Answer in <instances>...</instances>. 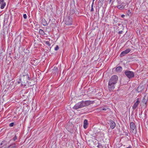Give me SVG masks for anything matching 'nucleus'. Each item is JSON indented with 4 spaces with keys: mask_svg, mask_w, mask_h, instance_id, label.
<instances>
[{
    "mask_svg": "<svg viewBox=\"0 0 148 148\" xmlns=\"http://www.w3.org/2000/svg\"><path fill=\"white\" fill-rule=\"evenodd\" d=\"M128 5L127 3L122 2L121 3H118V5L116 6L117 8L119 9L122 10L125 8V6Z\"/></svg>",
    "mask_w": 148,
    "mask_h": 148,
    "instance_id": "obj_5",
    "label": "nucleus"
},
{
    "mask_svg": "<svg viewBox=\"0 0 148 148\" xmlns=\"http://www.w3.org/2000/svg\"><path fill=\"white\" fill-rule=\"evenodd\" d=\"M17 137L15 136L12 139L14 141H15L17 139Z\"/></svg>",
    "mask_w": 148,
    "mask_h": 148,
    "instance_id": "obj_24",
    "label": "nucleus"
},
{
    "mask_svg": "<svg viewBox=\"0 0 148 148\" xmlns=\"http://www.w3.org/2000/svg\"><path fill=\"white\" fill-rule=\"evenodd\" d=\"M14 124V123H12L9 124V126L10 127H12L13 126Z\"/></svg>",
    "mask_w": 148,
    "mask_h": 148,
    "instance_id": "obj_21",
    "label": "nucleus"
},
{
    "mask_svg": "<svg viewBox=\"0 0 148 148\" xmlns=\"http://www.w3.org/2000/svg\"><path fill=\"white\" fill-rule=\"evenodd\" d=\"M91 102V101L89 100L85 101H82L76 103L74 106V108L77 109L86 106H88L90 104Z\"/></svg>",
    "mask_w": 148,
    "mask_h": 148,
    "instance_id": "obj_2",
    "label": "nucleus"
},
{
    "mask_svg": "<svg viewBox=\"0 0 148 148\" xmlns=\"http://www.w3.org/2000/svg\"><path fill=\"white\" fill-rule=\"evenodd\" d=\"M116 70L117 72H120L122 71V68L121 66H118L116 67Z\"/></svg>",
    "mask_w": 148,
    "mask_h": 148,
    "instance_id": "obj_15",
    "label": "nucleus"
},
{
    "mask_svg": "<svg viewBox=\"0 0 148 148\" xmlns=\"http://www.w3.org/2000/svg\"><path fill=\"white\" fill-rule=\"evenodd\" d=\"M39 33L42 35H45V33L41 29H40L39 30Z\"/></svg>",
    "mask_w": 148,
    "mask_h": 148,
    "instance_id": "obj_16",
    "label": "nucleus"
},
{
    "mask_svg": "<svg viewBox=\"0 0 148 148\" xmlns=\"http://www.w3.org/2000/svg\"><path fill=\"white\" fill-rule=\"evenodd\" d=\"M16 144L14 143L10 144L7 148H16Z\"/></svg>",
    "mask_w": 148,
    "mask_h": 148,
    "instance_id": "obj_14",
    "label": "nucleus"
},
{
    "mask_svg": "<svg viewBox=\"0 0 148 148\" xmlns=\"http://www.w3.org/2000/svg\"><path fill=\"white\" fill-rule=\"evenodd\" d=\"M45 43L47 45H48L49 46H50V44L49 43V42L48 41H46L45 42Z\"/></svg>",
    "mask_w": 148,
    "mask_h": 148,
    "instance_id": "obj_22",
    "label": "nucleus"
},
{
    "mask_svg": "<svg viewBox=\"0 0 148 148\" xmlns=\"http://www.w3.org/2000/svg\"><path fill=\"white\" fill-rule=\"evenodd\" d=\"M94 0H93V2H94Z\"/></svg>",
    "mask_w": 148,
    "mask_h": 148,
    "instance_id": "obj_32",
    "label": "nucleus"
},
{
    "mask_svg": "<svg viewBox=\"0 0 148 148\" xmlns=\"http://www.w3.org/2000/svg\"><path fill=\"white\" fill-rule=\"evenodd\" d=\"M6 3L4 2V0H0V8L3 9L6 5Z\"/></svg>",
    "mask_w": 148,
    "mask_h": 148,
    "instance_id": "obj_10",
    "label": "nucleus"
},
{
    "mask_svg": "<svg viewBox=\"0 0 148 148\" xmlns=\"http://www.w3.org/2000/svg\"><path fill=\"white\" fill-rule=\"evenodd\" d=\"M146 98V96H145L144 97L143 99H142V100L141 101L142 103L143 104H144L145 105L147 103V101H148L147 99V98Z\"/></svg>",
    "mask_w": 148,
    "mask_h": 148,
    "instance_id": "obj_13",
    "label": "nucleus"
},
{
    "mask_svg": "<svg viewBox=\"0 0 148 148\" xmlns=\"http://www.w3.org/2000/svg\"><path fill=\"white\" fill-rule=\"evenodd\" d=\"M23 17L25 19H26L27 18V16L26 14H24L23 15Z\"/></svg>",
    "mask_w": 148,
    "mask_h": 148,
    "instance_id": "obj_25",
    "label": "nucleus"
},
{
    "mask_svg": "<svg viewBox=\"0 0 148 148\" xmlns=\"http://www.w3.org/2000/svg\"><path fill=\"white\" fill-rule=\"evenodd\" d=\"M71 11H73V12H74V10H71Z\"/></svg>",
    "mask_w": 148,
    "mask_h": 148,
    "instance_id": "obj_30",
    "label": "nucleus"
},
{
    "mask_svg": "<svg viewBox=\"0 0 148 148\" xmlns=\"http://www.w3.org/2000/svg\"><path fill=\"white\" fill-rule=\"evenodd\" d=\"M23 78L24 82V83H27L28 81V80L30 79L29 75L28 74H27L25 75H23L21 77V78Z\"/></svg>",
    "mask_w": 148,
    "mask_h": 148,
    "instance_id": "obj_6",
    "label": "nucleus"
},
{
    "mask_svg": "<svg viewBox=\"0 0 148 148\" xmlns=\"http://www.w3.org/2000/svg\"><path fill=\"white\" fill-rule=\"evenodd\" d=\"M109 124L110 125V128L112 129H113L115 127L116 124L112 120H110L109 121Z\"/></svg>",
    "mask_w": 148,
    "mask_h": 148,
    "instance_id": "obj_9",
    "label": "nucleus"
},
{
    "mask_svg": "<svg viewBox=\"0 0 148 148\" xmlns=\"http://www.w3.org/2000/svg\"><path fill=\"white\" fill-rule=\"evenodd\" d=\"M93 5H94V3H93V2H92V5H91V9H90V11L91 12H92V11H94V9H93Z\"/></svg>",
    "mask_w": 148,
    "mask_h": 148,
    "instance_id": "obj_19",
    "label": "nucleus"
},
{
    "mask_svg": "<svg viewBox=\"0 0 148 148\" xmlns=\"http://www.w3.org/2000/svg\"><path fill=\"white\" fill-rule=\"evenodd\" d=\"M130 49H126L125 50L122 51L121 53L120 56L121 57H122L124 56L127 53H129L130 51Z\"/></svg>",
    "mask_w": 148,
    "mask_h": 148,
    "instance_id": "obj_7",
    "label": "nucleus"
},
{
    "mask_svg": "<svg viewBox=\"0 0 148 148\" xmlns=\"http://www.w3.org/2000/svg\"><path fill=\"white\" fill-rule=\"evenodd\" d=\"M42 23L43 24V25L44 26H45L47 24V23L45 19L44 20H42Z\"/></svg>",
    "mask_w": 148,
    "mask_h": 148,
    "instance_id": "obj_18",
    "label": "nucleus"
},
{
    "mask_svg": "<svg viewBox=\"0 0 148 148\" xmlns=\"http://www.w3.org/2000/svg\"><path fill=\"white\" fill-rule=\"evenodd\" d=\"M112 0H110V2L111 1H112Z\"/></svg>",
    "mask_w": 148,
    "mask_h": 148,
    "instance_id": "obj_31",
    "label": "nucleus"
},
{
    "mask_svg": "<svg viewBox=\"0 0 148 148\" xmlns=\"http://www.w3.org/2000/svg\"><path fill=\"white\" fill-rule=\"evenodd\" d=\"M143 89V86H139L137 88V90L138 92H140L142 91Z\"/></svg>",
    "mask_w": 148,
    "mask_h": 148,
    "instance_id": "obj_17",
    "label": "nucleus"
},
{
    "mask_svg": "<svg viewBox=\"0 0 148 148\" xmlns=\"http://www.w3.org/2000/svg\"><path fill=\"white\" fill-rule=\"evenodd\" d=\"M109 109L108 108H104L103 107H100L97 109V111L99 112H101L102 110H106L107 109Z\"/></svg>",
    "mask_w": 148,
    "mask_h": 148,
    "instance_id": "obj_12",
    "label": "nucleus"
},
{
    "mask_svg": "<svg viewBox=\"0 0 148 148\" xmlns=\"http://www.w3.org/2000/svg\"><path fill=\"white\" fill-rule=\"evenodd\" d=\"M127 14L128 16H130L131 15V12H130L129 10H128L127 12Z\"/></svg>",
    "mask_w": 148,
    "mask_h": 148,
    "instance_id": "obj_20",
    "label": "nucleus"
},
{
    "mask_svg": "<svg viewBox=\"0 0 148 148\" xmlns=\"http://www.w3.org/2000/svg\"><path fill=\"white\" fill-rule=\"evenodd\" d=\"M125 15H124V14H122L121 16V17H122V18H123L124 17V16H125Z\"/></svg>",
    "mask_w": 148,
    "mask_h": 148,
    "instance_id": "obj_29",
    "label": "nucleus"
},
{
    "mask_svg": "<svg viewBox=\"0 0 148 148\" xmlns=\"http://www.w3.org/2000/svg\"><path fill=\"white\" fill-rule=\"evenodd\" d=\"M66 23V24L69 25H71L72 24L71 22L70 23H68L67 22Z\"/></svg>",
    "mask_w": 148,
    "mask_h": 148,
    "instance_id": "obj_28",
    "label": "nucleus"
},
{
    "mask_svg": "<svg viewBox=\"0 0 148 148\" xmlns=\"http://www.w3.org/2000/svg\"><path fill=\"white\" fill-rule=\"evenodd\" d=\"M59 49V47L58 45L56 46L55 48V50L56 51H57Z\"/></svg>",
    "mask_w": 148,
    "mask_h": 148,
    "instance_id": "obj_23",
    "label": "nucleus"
},
{
    "mask_svg": "<svg viewBox=\"0 0 148 148\" xmlns=\"http://www.w3.org/2000/svg\"><path fill=\"white\" fill-rule=\"evenodd\" d=\"M136 100V101L132 106V108L134 110H135L136 108L140 103L139 98H137Z\"/></svg>",
    "mask_w": 148,
    "mask_h": 148,
    "instance_id": "obj_8",
    "label": "nucleus"
},
{
    "mask_svg": "<svg viewBox=\"0 0 148 148\" xmlns=\"http://www.w3.org/2000/svg\"><path fill=\"white\" fill-rule=\"evenodd\" d=\"M88 120L87 119H85L84 121L83 127L85 129L87 128L88 127Z\"/></svg>",
    "mask_w": 148,
    "mask_h": 148,
    "instance_id": "obj_11",
    "label": "nucleus"
},
{
    "mask_svg": "<svg viewBox=\"0 0 148 148\" xmlns=\"http://www.w3.org/2000/svg\"><path fill=\"white\" fill-rule=\"evenodd\" d=\"M118 80V77L116 75L111 77L110 79L108 84V88L110 91H113L115 88V85L116 84Z\"/></svg>",
    "mask_w": 148,
    "mask_h": 148,
    "instance_id": "obj_1",
    "label": "nucleus"
},
{
    "mask_svg": "<svg viewBox=\"0 0 148 148\" xmlns=\"http://www.w3.org/2000/svg\"><path fill=\"white\" fill-rule=\"evenodd\" d=\"M125 73L126 76L129 78H132L134 76V72L132 71H125Z\"/></svg>",
    "mask_w": 148,
    "mask_h": 148,
    "instance_id": "obj_4",
    "label": "nucleus"
},
{
    "mask_svg": "<svg viewBox=\"0 0 148 148\" xmlns=\"http://www.w3.org/2000/svg\"><path fill=\"white\" fill-rule=\"evenodd\" d=\"M123 33V31L121 30L120 31H119V32H118V33L119 34H122Z\"/></svg>",
    "mask_w": 148,
    "mask_h": 148,
    "instance_id": "obj_26",
    "label": "nucleus"
},
{
    "mask_svg": "<svg viewBox=\"0 0 148 148\" xmlns=\"http://www.w3.org/2000/svg\"><path fill=\"white\" fill-rule=\"evenodd\" d=\"M126 148H132V146L130 145L128 147H127Z\"/></svg>",
    "mask_w": 148,
    "mask_h": 148,
    "instance_id": "obj_27",
    "label": "nucleus"
},
{
    "mask_svg": "<svg viewBox=\"0 0 148 148\" xmlns=\"http://www.w3.org/2000/svg\"><path fill=\"white\" fill-rule=\"evenodd\" d=\"M130 132L134 134L136 133V128L134 123L132 122L130 123Z\"/></svg>",
    "mask_w": 148,
    "mask_h": 148,
    "instance_id": "obj_3",
    "label": "nucleus"
}]
</instances>
